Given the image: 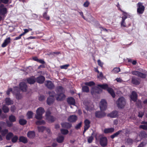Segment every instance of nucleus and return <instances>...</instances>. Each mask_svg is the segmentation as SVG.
Wrapping results in <instances>:
<instances>
[{"label":"nucleus","mask_w":147,"mask_h":147,"mask_svg":"<svg viewBox=\"0 0 147 147\" xmlns=\"http://www.w3.org/2000/svg\"><path fill=\"white\" fill-rule=\"evenodd\" d=\"M98 87L94 86L92 88L91 92L92 95L96 94L99 93L102 91V90L99 88H100L104 89L107 88L108 92L111 94L113 98L115 96V94L113 90L111 88H108V86L107 84L102 85L98 84Z\"/></svg>","instance_id":"obj_1"},{"label":"nucleus","mask_w":147,"mask_h":147,"mask_svg":"<svg viewBox=\"0 0 147 147\" xmlns=\"http://www.w3.org/2000/svg\"><path fill=\"white\" fill-rule=\"evenodd\" d=\"M126 103L125 98L123 97L119 98L117 100L116 104L119 108H122L124 107Z\"/></svg>","instance_id":"obj_2"},{"label":"nucleus","mask_w":147,"mask_h":147,"mask_svg":"<svg viewBox=\"0 0 147 147\" xmlns=\"http://www.w3.org/2000/svg\"><path fill=\"white\" fill-rule=\"evenodd\" d=\"M45 112L44 109L41 107L38 108L36 111V114L35 118L38 119H41L42 118V115Z\"/></svg>","instance_id":"obj_3"},{"label":"nucleus","mask_w":147,"mask_h":147,"mask_svg":"<svg viewBox=\"0 0 147 147\" xmlns=\"http://www.w3.org/2000/svg\"><path fill=\"white\" fill-rule=\"evenodd\" d=\"M49 97L47 98V102L48 105H51L54 102V96L55 95V92L52 91L49 92Z\"/></svg>","instance_id":"obj_4"},{"label":"nucleus","mask_w":147,"mask_h":147,"mask_svg":"<svg viewBox=\"0 0 147 147\" xmlns=\"http://www.w3.org/2000/svg\"><path fill=\"white\" fill-rule=\"evenodd\" d=\"M99 106L100 110H105L107 107V103L106 101L104 99L101 100L100 102Z\"/></svg>","instance_id":"obj_5"},{"label":"nucleus","mask_w":147,"mask_h":147,"mask_svg":"<svg viewBox=\"0 0 147 147\" xmlns=\"http://www.w3.org/2000/svg\"><path fill=\"white\" fill-rule=\"evenodd\" d=\"M100 143L101 146L105 147L107 145V139L105 137L101 136L100 138Z\"/></svg>","instance_id":"obj_6"},{"label":"nucleus","mask_w":147,"mask_h":147,"mask_svg":"<svg viewBox=\"0 0 147 147\" xmlns=\"http://www.w3.org/2000/svg\"><path fill=\"white\" fill-rule=\"evenodd\" d=\"M103 111H96L95 113V117L98 118H102L106 115V113Z\"/></svg>","instance_id":"obj_7"},{"label":"nucleus","mask_w":147,"mask_h":147,"mask_svg":"<svg viewBox=\"0 0 147 147\" xmlns=\"http://www.w3.org/2000/svg\"><path fill=\"white\" fill-rule=\"evenodd\" d=\"M138 8L137 9V12L140 14H142L143 13L144 10V7L142 5L141 3H139L138 4Z\"/></svg>","instance_id":"obj_8"},{"label":"nucleus","mask_w":147,"mask_h":147,"mask_svg":"<svg viewBox=\"0 0 147 147\" xmlns=\"http://www.w3.org/2000/svg\"><path fill=\"white\" fill-rule=\"evenodd\" d=\"M19 90L18 87L14 88V92L15 94L16 98L18 100L21 99L22 97V95L19 93Z\"/></svg>","instance_id":"obj_9"},{"label":"nucleus","mask_w":147,"mask_h":147,"mask_svg":"<svg viewBox=\"0 0 147 147\" xmlns=\"http://www.w3.org/2000/svg\"><path fill=\"white\" fill-rule=\"evenodd\" d=\"M56 99L57 100H62L65 98V96L64 93H61L58 94L57 95H55Z\"/></svg>","instance_id":"obj_10"},{"label":"nucleus","mask_w":147,"mask_h":147,"mask_svg":"<svg viewBox=\"0 0 147 147\" xmlns=\"http://www.w3.org/2000/svg\"><path fill=\"white\" fill-rule=\"evenodd\" d=\"M85 125L84 126V129L83 132V134L84 132L89 128L90 127V122L87 119H86L84 121Z\"/></svg>","instance_id":"obj_11"},{"label":"nucleus","mask_w":147,"mask_h":147,"mask_svg":"<svg viewBox=\"0 0 147 147\" xmlns=\"http://www.w3.org/2000/svg\"><path fill=\"white\" fill-rule=\"evenodd\" d=\"M45 86L49 89H52L54 88V86L53 83L50 81H47L45 83Z\"/></svg>","instance_id":"obj_12"},{"label":"nucleus","mask_w":147,"mask_h":147,"mask_svg":"<svg viewBox=\"0 0 147 147\" xmlns=\"http://www.w3.org/2000/svg\"><path fill=\"white\" fill-rule=\"evenodd\" d=\"M20 90L23 92H26L27 90V86L26 84L24 82H22L20 84Z\"/></svg>","instance_id":"obj_13"},{"label":"nucleus","mask_w":147,"mask_h":147,"mask_svg":"<svg viewBox=\"0 0 147 147\" xmlns=\"http://www.w3.org/2000/svg\"><path fill=\"white\" fill-rule=\"evenodd\" d=\"M77 116L75 115H72L70 116L68 119V121L71 122H74L76 121L77 119Z\"/></svg>","instance_id":"obj_14"},{"label":"nucleus","mask_w":147,"mask_h":147,"mask_svg":"<svg viewBox=\"0 0 147 147\" xmlns=\"http://www.w3.org/2000/svg\"><path fill=\"white\" fill-rule=\"evenodd\" d=\"M7 13V9L4 7V5L3 4L0 5V14L4 15Z\"/></svg>","instance_id":"obj_15"},{"label":"nucleus","mask_w":147,"mask_h":147,"mask_svg":"<svg viewBox=\"0 0 147 147\" xmlns=\"http://www.w3.org/2000/svg\"><path fill=\"white\" fill-rule=\"evenodd\" d=\"M45 80V78L42 76L38 77L36 79V81L40 84H42L43 83Z\"/></svg>","instance_id":"obj_16"},{"label":"nucleus","mask_w":147,"mask_h":147,"mask_svg":"<svg viewBox=\"0 0 147 147\" xmlns=\"http://www.w3.org/2000/svg\"><path fill=\"white\" fill-rule=\"evenodd\" d=\"M27 80L28 82L30 84H33L36 81V78L34 76L29 78L27 79Z\"/></svg>","instance_id":"obj_17"},{"label":"nucleus","mask_w":147,"mask_h":147,"mask_svg":"<svg viewBox=\"0 0 147 147\" xmlns=\"http://www.w3.org/2000/svg\"><path fill=\"white\" fill-rule=\"evenodd\" d=\"M131 82L133 84L138 85L140 83L139 79L137 78L133 77L131 79Z\"/></svg>","instance_id":"obj_18"},{"label":"nucleus","mask_w":147,"mask_h":147,"mask_svg":"<svg viewBox=\"0 0 147 147\" xmlns=\"http://www.w3.org/2000/svg\"><path fill=\"white\" fill-rule=\"evenodd\" d=\"M138 95L136 92L133 91L131 95V98L132 100L135 102L137 99Z\"/></svg>","instance_id":"obj_19"},{"label":"nucleus","mask_w":147,"mask_h":147,"mask_svg":"<svg viewBox=\"0 0 147 147\" xmlns=\"http://www.w3.org/2000/svg\"><path fill=\"white\" fill-rule=\"evenodd\" d=\"M27 136L30 138H33L35 136V132L34 131H29L27 133Z\"/></svg>","instance_id":"obj_20"},{"label":"nucleus","mask_w":147,"mask_h":147,"mask_svg":"<svg viewBox=\"0 0 147 147\" xmlns=\"http://www.w3.org/2000/svg\"><path fill=\"white\" fill-rule=\"evenodd\" d=\"M61 125L63 127L67 129L70 128L71 127V125L70 123L67 122L62 123Z\"/></svg>","instance_id":"obj_21"},{"label":"nucleus","mask_w":147,"mask_h":147,"mask_svg":"<svg viewBox=\"0 0 147 147\" xmlns=\"http://www.w3.org/2000/svg\"><path fill=\"white\" fill-rule=\"evenodd\" d=\"M114 128L113 127L106 128L104 129V132L105 134L110 133L114 132Z\"/></svg>","instance_id":"obj_22"},{"label":"nucleus","mask_w":147,"mask_h":147,"mask_svg":"<svg viewBox=\"0 0 147 147\" xmlns=\"http://www.w3.org/2000/svg\"><path fill=\"white\" fill-rule=\"evenodd\" d=\"M10 42V37L6 38L4 40V42L2 44L1 46L3 47H5Z\"/></svg>","instance_id":"obj_23"},{"label":"nucleus","mask_w":147,"mask_h":147,"mask_svg":"<svg viewBox=\"0 0 147 147\" xmlns=\"http://www.w3.org/2000/svg\"><path fill=\"white\" fill-rule=\"evenodd\" d=\"M56 91L57 94L64 93L65 92V90L62 86H59L57 88Z\"/></svg>","instance_id":"obj_24"},{"label":"nucleus","mask_w":147,"mask_h":147,"mask_svg":"<svg viewBox=\"0 0 147 147\" xmlns=\"http://www.w3.org/2000/svg\"><path fill=\"white\" fill-rule=\"evenodd\" d=\"M67 102L68 103L70 104L73 105H75V99L72 97L69 98L67 99Z\"/></svg>","instance_id":"obj_25"},{"label":"nucleus","mask_w":147,"mask_h":147,"mask_svg":"<svg viewBox=\"0 0 147 147\" xmlns=\"http://www.w3.org/2000/svg\"><path fill=\"white\" fill-rule=\"evenodd\" d=\"M19 140L20 142H22L25 144L26 143L28 142L27 138L23 136L20 137Z\"/></svg>","instance_id":"obj_26"},{"label":"nucleus","mask_w":147,"mask_h":147,"mask_svg":"<svg viewBox=\"0 0 147 147\" xmlns=\"http://www.w3.org/2000/svg\"><path fill=\"white\" fill-rule=\"evenodd\" d=\"M142 72L144 73L139 72L138 76L142 78H145L146 77L147 74H146V72H145V70H143Z\"/></svg>","instance_id":"obj_27"},{"label":"nucleus","mask_w":147,"mask_h":147,"mask_svg":"<svg viewBox=\"0 0 147 147\" xmlns=\"http://www.w3.org/2000/svg\"><path fill=\"white\" fill-rule=\"evenodd\" d=\"M142 123L144 124V125H140L139 126L140 128L144 130H147V122L142 121Z\"/></svg>","instance_id":"obj_28"},{"label":"nucleus","mask_w":147,"mask_h":147,"mask_svg":"<svg viewBox=\"0 0 147 147\" xmlns=\"http://www.w3.org/2000/svg\"><path fill=\"white\" fill-rule=\"evenodd\" d=\"M5 101L6 104L7 105H10L13 104V101L9 98H5Z\"/></svg>","instance_id":"obj_29"},{"label":"nucleus","mask_w":147,"mask_h":147,"mask_svg":"<svg viewBox=\"0 0 147 147\" xmlns=\"http://www.w3.org/2000/svg\"><path fill=\"white\" fill-rule=\"evenodd\" d=\"M139 136L141 138H146L147 137V135L146 133L144 131H141L140 133Z\"/></svg>","instance_id":"obj_30"},{"label":"nucleus","mask_w":147,"mask_h":147,"mask_svg":"<svg viewBox=\"0 0 147 147\" xmlns=\"http://www.w3.org/2000/svg\"><path fill=\"white\" fill-rule=\"evenodd\" d=\"M8 130L7 129H4L1 130L0 133L2 136H5L8 133Z\"/></svg>","instance_id":"obj_31"},{"label":"nucleus","mask_w":147,"mask_h":147,"mask_svg":"<svg viewBox=\"0 0 147 147\" xmlns=\"http://www.w3.org/2000/svg\"><path fill=\"white\" fill-rule=\"evenodd\" d=\"M13 134L11 132L8 133L6 136V139L7 140H9L13 137Z\"/></svg>","instance_id":"obj_32"},{"label":"nucleus","mask_w":147,"mask_h":147,"mask_svg":"<svg viewBox=\"0 0 147 147\" xmlns=\"http://www.w3.org/2000/svg\"><path fill=\"white\" fill-rule=\"evenodd\" d=\"M84 104L85 105L84 108L87 111H89L90 110V105L89 103L84 102Z\"/></svg>","instance_id":"obj_33"},{"label":"nucleus","mask_w":147,"mask_h":147,"mask_svg":"<svg viewBox=\"0 0 147 147\" xmlns=\"http://www.w3.org/2000/svg\"><path fill=\"white\" fill-rule=\"evenodd\" d=\"M64 140V137L63 136H59L57 139V141L59 143L62 142Z\"/></svg>","instance_id":"obj_34"},{"label":"nucleus","mask_w":147,"mask_h":147,"mask_svg":"<svg viewBox=\"0 0 147 147\" xmlns=\"http://www.w3.org/2000/svg\"><path fill=\"white\" fill-rule=\"evenodd\" d=\"M118 113L116 111L112 112L110 114V116L112 118H114L117 117L118 116Z\"/></svg>","instance_id":"obj_35"},{"label":"nucleus","mask_w":147,"mask_h":147,"mask_svg":"<svg viewBox=\"0 0 147 147\" xmlns=\"http://www.w3.org/2000/svg\"><path fill=\"white\" fill-rule=\"evenodd\" d=\"M121 131H121L120 130H119L113 135H111V138L112 139H113L115 137H117L121 133Z\"/></svg>","instance_id":"obj_36"},{"label":"nucleus","mask_w":147,"mask_h":147,"mask_svg":"<svg viewBox=\"0 0 147 147\" xmlns=\"http://www.w3.org/2000/svg\"><path fill=\"white\" fill-rule=\"evenodd\" d=\"M9 119L10 122H12L16 121V120L15 117L13 115L9 116Z\"/></svg>","instance_id":"obj_37"},{"label":"nucleus","mask_w":147,"mask_h":147,"mask_svg":"<svg viewBox=\"0 0 147 147\" xmlns=\"http://www.w3.org/2000/svg\"><path fill=\"white\" fill-rule=\"evenodd\" d=\"M134 142V140L130 138H128L126 140L125 143H127L128 145H131Z\"/></svg>","instance_id":"obj_38"},{"label":"nucleus","mask_w":147,"mask_h":147,"mask_svg":"<svg viewBox=\"0 0 147 147\" xmlns=\"http://www.w3.org/2000/svg\"><path fill=\"white\" fill-rule=\"evenodd\" d=\"M2 109L3 110V112L5 113H8L9 110V109L8 107L5 105L3 106L2 107Z\"/></svg>","instance_id":"obj_39"},{"label":"nucleus","mask_w":147,"mask_h":147,"mask_svg":"<svg viewBox=\"0 0 147 147\" xmlns=\"http://www.w3.org/2000/svg\"><path fill=\"white\" fill-rule=\"evenodd\" d=\"M47 119L49 122H53L55 120V118L53 117L52 116H49L47 118Z\"/></svg>","instance_id":"obj_40"},{"label":"nucleus","mask_w":147,"mask_h":147,"mask_svg":"<svg viewBox=\"0 0 147 147\" xmlns=\"http://www.w3.org/2000/svg\"><path fill=\"white\" fill-rule=\"evenodd\" d=\"M45 123V121L42 120L37 121L36 122V124L38 125H44Z\"/></svg>","instance_id":"obj_41"},{"label":"nucleus","mask_w":147,"mask_h":147,"mask_svg":"<svg viewBox=\"0 0 147 147\" xmlns=\"http://www.w3.org/2000/svg\"><path fill=\"white\" fill-rule=\"evenodd\" d=\"M27 123V121L25 119H20L19 120V123L22 125H25Z\"/></svg>","instance_id":"obj_42"},{"label":"nucleus","mask_w":147,"mask_h":147,"mask_svg":"<svg viewBox=\"0 0 147 147\" xmlns=\"http://www.w3.org/2000/svg\"><path fill=\"white\" fill-rule=\"evenodd\" d=\"M33 113L31 111H28L27 114V116L28 119H30L32 118Z\"/></svg>","instance_id":"obj_43"},{"label":"nucleus","mask_w":147,"mask_h":147,"mask_svg":"<svg viewBox=\"0 0 147 147\" xmlns=\"http://www.w3.org/2000/svg\"><path fill=\"white\" fill-rule=\"evenodd\" d=\"M82 90L83 92H88L89 91V88L86 86H84L82 87Z\"/></svg>","instance_id":"obj_44"},{"label":"nucleus","mask_w":147,"mask_h":147,"mask_svg":"<svg viewBox=\"0 0 147 147\" xmlns=\"http://www.w3.org/2000/svg\"><path fill=\"white\" fill-rule=\"evenodd\" d=\"M61 132L62 134L64 135H66L68 133L69 131L67 129H61Z\"/></svg>","instance_id":"obj_45"},{"label":"nucleus","mask_w":147,"mask_h":147,"mask_svg":"<svg viewBox=\"0 0 147 147\" xmlns=\"http://www.w3.org/2000/svg\"><path fill=\"white\" fill-rule=\"evenodd\" d=\"M120 71V69L119 67H115L112 70V71L115 73H117Z\"/></svg>","instance_id":"obj_46"},{"label":"nucleus","mask_w":147,"mask_h":147,"mask_svg":"<svg viewBox=\"0 0 147 147\" xmlns=\"http://www.w3.org/2000/svg\"><path fill=\"white\" fill-rule=\"evenodd\" d=\"M94 133L93 132L92 134V136H90L88 137V142L89 143H91L93 139V137L92 136V135H93Z\"/></svg>","instance_id":"obj_47"},{"label":"nucleus","mask_w":147,"mask_h":147,"mask_svg":"<svg viewBox=\"0 0 147 147\" xmlns=\"http://www.w3.org/2000/svg\"><path fill=\"white\" fill-rule=\"evenodd\" d=\"M85 84L86 85L88 86H91L95 84L94 83L92 82L91 81L89 82H87L85 83Z\"/></svg>","instance_id":"obj_48"},{"label":"nucleus","mask_w":147,"mask_h":147,"mask_svg":"<svg viewBox=\"0 0 147 147\" xmlns=\"http://www.w3.org/2000/svg\"><path fill=\"white\" fill-rule=\"evenodd\" d=\"M147 144V142L145 140L141 143L137 147H143L146 145Z\"/></svg>","instance_id":"obj_49"},{"label":"nucleus","mask_w":147,"mask_h":147,"mask_svg":"<svg viewBox=\"0 0 147 147\" xmlns=\"http://www.w3.org/2000/svg\"><path fill=\"white\" fill-rule=\"evenodd\" d=\"M18 139V136H13L12 138L11 141L13 143H15L17 142Z\"/></svg>","instance_id":"obj_50"},{"label":"nucleus","mask_w":147,"mask_h":147,"mask_svg":"<svg viewBox=\"0 0 147 147\" xmlns=\"http://www.w3.org/2000/svg\"><path fill=\"white\" fill-rule=\"evenodd\" d=\"M38 128L39 131L42 132L45 130V127L43 126H38Z\"/></svg>","instance_id":"obj_51"},{"label":"nucleus","mask_w":147,"mask_h":147,"mask_svg":"<svg viewBox=\"0 0 147 147\" xmlns=\"http://www.w3.org/2000/svg\"><path fill=\"white\" fill-rule=\"evenodd\" d=\"M6 123L7 127H11L13 126V124L12 123V122H11L10 121H6Z\"/></svg>","instance_id":"obj_52"},{"label":"nucleus","mask_w":147,"mask_h":147,"mask_svg":"<svg viewBox=\"0 0 147 147\" xmlns=\"http://www.w3.org/2000/svg\"><path fill=\"white\" fill-rule=\"evenodd\" d=\"M69 66V64L64 65L60 66V67L61 69H67L68 67Z\"/></svg>","instance_id":"obj_53"},{"label":"nucleus","mask_w":147,"mask_h":147,"mask_svg":"<svg viewBox=\"0 0 147 147\" xmlns=\"http://www.w3.org/2000/svg\"><path fill=\"white\" fill-rule=\"evenodd\" d=\"M120 131H122L121 132L125 134H128L129 132L127 129H123L121 130H120Z\"/></svg>","instance_id":"obj_54"},{"label":"nucleus","mask_w":147,"mask_h":147,"mask_svg":"<svg viewBox=\"0 0 147 147\" xmlns=\"http://www.w3.org/2000/svg\"><path fill=\"white\" fill-rule=\"evenodd\" d=\"M43 17L44 18L46 19L47 20H49V17L47 16V12H45L43 15Z\"/></svg>","instance_id":"obj_55"},{"label":"nucleus","mask_w":147,"mask_h":147,"mask_svg":"<svg viewBox=\"0 0 147 147\" xmlns=\"http://www.w3.org/2000/svg\"><path fill=\"white\" fill-rule=\"evenodd\" d=\"M82 122H80L75 127V128L76 129H79L81 126Z\"/></svg>","instance_id":"obj_56"},{"label":"nucleus","mask_w":147,"mask_h":147,"mask_svg":"<svg viewBox=\"0 0 147 147\" xmlns=\"http://www.w3.org/2000/svg\"><path fill=\"white\" fill-rule=\"evenodd\" d=\"M39 100L40 101H42L45 99V97L43 95H40L39 96Z\"/></svg>","instance_id":"obj_57"},{"label":"nucleus","mask_w":147,"mask_h":147,"mask_svg":"<svg viewBox=\"0 0 147 147\" xmlns=\"http://www.w3.org/2000/svg\"><path fill=\"white\" fill-rule=\"evenodd\" d=\"M139 71H134L131 72V73L133 75H136L137 76H138Z\"/></svg>","instance_id":"obj_58"},{"label":"nucleus","mask_w":147,"mask_h":147,"mask_svg":"<svg viewBox=\"0 0 147 147\" xmlns=\"http://www.w3.org/2000/svg\"><path fill=\"white\" fill-rule=\"evenodd\" d=\"M89 2L88 1H87L84 3L83 6L85 7H87L89 6Z\"/></svg>","instance_id":"obj_59"},{"label":"nucleus","mask_w":147,"mask_h":147,"mask_svg":"<svg viewBox=\"0 0 147 147\" xmlns=\"http://www.w3.org/2000/svg\"><path fill=\"white\" fill-rule=\"evenodd\" d=\"M51 114V112L49 110H48L46 112V117L47 118V117H48L51 116L50 115Z\"/></svg>","instance_id":"obj_60"},{"label":"nucleus","mask_w":147,"mask_h":147,"mask_svg":"<svg viewBox=\"0 0 147 147\" xmlns=\"http://www.w3.org/2000/svg\"><path fill=\"white\" fill-rule=\"evenodd\" d=\"M125 20H124L123 21V19H122V21L121 24V25L122 26H123V27H126L125 24Z\"/></svg>","instance_id":"obj_61"},{"label":"nucleus","mask_w":147,"mask_h":147,"mask_svg":"<svg viewBox=\"0 0 147 147\" xmlns=\"http://www.w3.org/2000/svg\"><path fill=\"white\" fill-rule=\"evenodd\" d=\"M144 115V113L140 111L139 112L138 116L140 117H142Z\"/></svg>","instance_id":"obj_62"},{"label":"nucleus","mask_w":147,"mask_h":147,"mask_svg":"<svg viewBox=\"0 0 147 147\" xmlns=\"http://www.w3.org/2000/svg\"><path fill=\"white\" fill-rule=\"evenodd\" d=\"M127 18V15L126 13H125L124 14V16L123 17H122V19H123V21L124 20H125Z\"/></svg>","instance_id":"obj_63"},{"label":"nucleus","mask_w":147,"mask_h":147,"mask_svg":"<svg viewBox=\"0 0 147 147\" xmlns=\"http://www.w3.org/2000/svg\"><path fill=\"white\" fill-rule=\"evenodd\" d=\"M38 62L40 63H41L42 64H44L45 63V62L42 59H38Z\"/></svg>","instance_id":"obj_64"}]
</instances>
